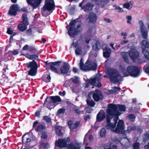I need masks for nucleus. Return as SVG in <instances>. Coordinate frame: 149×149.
<instances>
[{
  "label": "nucleus",
  "instance_id": "obj_1",
  "mask_svg": "<svg viewBox=\"0 0 149 149\" xmlns=\"http://www.w3.org/2000/svg\"><path fill=\"white\" fill-rule=\"evenodd\" d=\"M126 106L123 105L109 104L107 110V125L105 128L107 129L114 130L116 127V124L119 119V116L121 113L120 111H125Z\"/></svg>",
  "mask_w": 149,
  "mask_h": 149
},
{
  "label": "nucleus",
  "instance_id": "obj_2",
  "mask_svg": "<svg viewBox=\"0 0 149 149\" xmlns=\"http://www.w3.org/2000/svg\"><path fill=\"white\" fill-rule=\"evenodd\" d=\"M107 74L111 81L113 84L120 82L122 81V77L116 69H109L107 71Z\"/></svg>",
  "mask_w": 149,
  "mask_h": 149
},
{
  "label": "nucleus",
  "instance_id": "obj_3",
  "mask_svg": "<svg viewBox=\"0 0 149 149\" xmlns=\"http://www.w3.org/2000/svg\"><path fill=\"white\" fill-rule=\"evenodd\" d=\"M127 72H123V74L125 77L130 75L134 77H138L140 74V69L137 66L134 65H130L127 68Z\"/></svg>",
  "mask_w": 149,
  "mask_h": 149
},
{
  "label": "nucleus",
  "instance_id": "obj_4",
  "mask_svg": "<svg viewBox=\"0 0 149 149\" xmlns=\"http://www.w3.org/2000/svg\"><path fill=\"white\" fill-rule=\"evenodd\" d=\"M76 22V19L72 20L68 26L69 28L68 29V33L71 38L74 37L75 35H78V33L80 32L78 29L80 27L81 25H78L77 26V29L75 28V27Z\"/></svg>",
  "mask_w": 149,
  "mask_h": 149
},
{
  "label": "nucleus",
  "instance_id": "obj_5",
  "mask_svg": "<svg viewBox=\"0 0 149 149\" xmlns=\"http://www.w3.org/2000/svg\"><path fill=\"white\" fill-rule=\"evenodd\" d=\"M26 65L27 69H30L28 71V75L32 76H35L37 72L38 66L35 60L27 63Z\"/></svg>",
  "mask_w": 149,
  "mask_h": 149
},
{
  "label": "nucleus",
  "instance_id": "obj_6",
  "mask_svg": "<svg viewBox=\"0 0 149 149\" xmlns=\"http://www.w3.org/2000/svg\"><path fill=\"white\" fill-rule=\"evenodd\" d=\"M71 140L69 137L62 139H59L55 141V145L60 148L67 147L68 145L71 142Z\"/></svg>",
  "mask_w": 149,
  "mask_h": 149
},
{
  "label": "nucleus",
  "instance_id": "obj_7",
  "mask_svg": "<svg viewBox=\"0 0 149 149\" xmlns=\"http://www.w3.org/2000/svg\"><path fill=\"white\" fill-rule=\"evenodd\" d=\"M55 5L54 0H45L42 9L44 11H53L55 9Z\"/></svg>",
  "mask_w": 149,
  "mask_h": 149
},
{
  "label": "nucleus",
  "instance_id": "obj_8",
  "mask_svg": "<svg viewBox=\"0 0 149 149\" xmlns=\"http://www.w3.org/2000/svg\"><path fill=\"white\" fill-rule=\"evenodd\" d=\"M62 63L61 61H58L54 62H51L48 63V61L45 62L46 65L47 66H50V69L52 72L57 74H60L59 71H58V69L55 66H59Z\"/></svg>",
  "mask_w": 149,
  "mask_h": 149
},
{
  "label": "nucleus",
  "instance_id": "obj_9",
  "mask_svg": "<svg viewBox=\"0 0 149 149\" xmlns=\"http://www.w3.org/2000/svg\"><path fill=\"white\" fill-rule=\"evenodd\" d=\"M89 94L92 95V97L95 102L102 100L103 99V94L99 90H96L94 91H92L90 92Z\"/></svg>",
  "mask_w": 149,
  "mask_h": 149
},
{
  "label": "nucleus",
  "instance_id": "obj_10",
  "mask_svg": "<svg viewBox=\"0 0 149 149\" xmlns=\"http://www.w3.org/2000/svg\"><path fill=\"white\" fill-rule=\"evenodd\" d=\"M97 68V65L95 62L88 60L85 63L84 71L95 70Z\"/></svg>",
  "mask_w": 149,
  "mask_h": 149
},
{
  "label": "nucleus",
  "instance_id": "obj_11",
  "mask_svg": "<svg viewBox=\"0 0 149 149\" xmlns=\"http://www.w3.org/2000/svg\"><path fill=\"white\" fill-rule=\"evenodd\" d=\"M124 128L125 125L123 120H119L115 131L119 134H124L125 132Z\"/></svg>",
  "mask_w": 149,
  "mask_h": 149
},
{
  "label": "nucleus",
  "instance_id": "obj_12",
  "mask_svg": "<svg viewBox=\"0 0 149 149\" xmlns=\"http://www.w3.org/2000/svg\"><path fill=\"white\" fill-rule=\"evenodd\" d=\"M19 6L17 4H13L10 7L8 14L10 16H15L19 11Z\"/></svg>",
  "mask_w": 149,
  "mask_h": 149
},
{
  "label": "nucleus",
  "instance_id": "obj_13",
  "mask_svg": "<svg viewBox=\"0 0 149 149\" xmlns=\"http://www.w3.org/2000/svg\"><path fill=\"white\" fill-rule=\"evenodd\" d=\"M97 18L96 14L93 12H91L89 13L86 19L88 20V22L95 24L97 21Z\"/></svg>",
  "mask_w": 149,
  "mask_h": 149
},
{
  "label": "nucleus",
  "instance_id": "obj_14",
  "mask_svg": "<svg viewBox=\"0 0 149 149\" xmlns=\"http://www.w3.org/2000/svg\"><path fill=\"white\" fill-rule=\"evenodd\" d=\"M139 23L140 26V30L142 37L143 39H147L148 34V31L142 21H139Z\"/></svg>",
  "mask_w": 149,
  "mask_h": 149
},
{
  "label": "nucleus",
  "instance_id": "obj_15",
  "mask_svg": "<svg viewBox=\"0 0 149 149\" xmlns=\"http://www.w3.org/2000/svg\"><path fill=\"white\" fill-rule=\"evenodd\" d=\"M42 0H26L28 5H30L33 9H35L38 7L41 3Z\"/></svg>",
  "mask_w": 149,
  "mask_h": 149
},
{
  "label": "nucleus",
  "instance_id": "obj_16",
  "mask_svg": "<svg viewBox=\"0 0 149 149\" xmlns=\"http://www.w3.org/2000/svg\"><path fill=\"white\" fill-rule=\"evenodd\" d=\"M102 49L103 50V56L104 57L108 58L110 56L111 50L110 48L107 45L103 44L102 47Z\"/></svg>",
  "mask_w": 149,
  "mask_h": 149
},
{
  "label": "nucleus",
  "instance_id": "obj_17",
  "mask_svg": "<svg viewBox=\"0 0 149 149\" xmlns=\"http://www.w3.org/2000/svg\"><path fill=\"white\" fill-rule=\"evenodd\" d=\"M129 55L134 62H135L136 60L139 57V52L135 49L130 50L129 52Z\"/></svg>",
  "mask_w": 149,
  "mask_h": 149
},
{
  "label": "nucleus",
  "instance_id": "obj_18",
  "mask_svg": "<svg viewBox=\"0 0 149 149\" xmlns=\"http://www.w3.org/2000/svg\"><path fill=\"white\" fill-rule=\"evenodd\" d=\"M50 98L49 97H47L45 100V102L43 104V105L47 108L50 109L55 107L54 104L52 101L50 100Z\"/></svg>",
  "mask_w": 149,
  "mask_h": 149
},
{
  "label": "nucleus",
  "instance_id": "obj_19",
  "mask_svg": "<svg viewBox=\"0 0 149 149\" xmlns=\"http://www.w3.org/2000/svg\"><path fill=\"white\" fill-rule=\"evenodd\" d=\"M70 65L65 62H64L63 65L60 68L61 73L62 74H67L70 69Z\"/></svg>",
  "mask_w": 149,
  "mask_h": 149
},
{
  "label": "nucleus",
  "instance_id": "obj_20",
  "mask_svg": "<svg viewBox=\"0 0 149 149\" xmlns=\"http://www.w3.org/2000/svg\"><path fill=\"white\" fill-rule=\"evenodd\" d=\"M106 118L105 113L103 110H101L97 114L96 120L98 122H101Z\"/></svg>",
  "mask_w": 149,
  "mask_h": 149
},
{
  "label": "nucleus",
  "instance_id": "obj_21",
  "mask_svg": "<svg viewBox=\"0 0 149 149\" xmlns=\"http://www.w3.org/2000/svg\"><path fill=\"white\" fill-rule=\"evenodd\" d=\"M73 123V121L72 120H69L67 122L68 126L70 129L73 130L77 128L80 124L79 121H77L74 124Z\"/></svg>",
  "mask_w": 149,
  "mask_h": 149
},
{
  "label": "nucleus",
  "instance_id": "obj_22",
  "mask_svg": "<svg viewBox=\"0 0 149 149\" xmlns=\"http://www.w3.org/2000/svg\"><path fill=\"white\" fill-rule=\"evenodd\" d=\"M81 145L80 143H74L71 142L68 145L67 149H81Z\"/></svg>",
  "mask_w": 149,
  "mask_h": 149
},
{
  "label": "nucleus",
  "instance_id": "obj_23",
  "mask_svg": "<svg viewBox=\"0 0 149 149\" xmlns=\"http://www.w3.org/2000/svg\"><path fill=\"white\" fill-rule=\"evenodd\" d=\"M26 133L24 134L22 136V143L23 145L24 144H25V146L27 149L29 148L30 147V146L29 145V143H30L31 141V139L29 138H26V141L25 142H24V141L25 140V136L26 135Z\"/></svg>",
  "mask_w": 149,
  "mask_h": 149
},
{
  "label": "nucleus",
  "instance_id": "obj_24",
  "mask_svg": "<svg viewBox=\"0 0 149 149\" xmlns=\"http://www.w3.org/2000/svg\"><path fill=\"white\" fill-rule=\"evenodd\" d=\"M42 79L43 81L46 82H50L51 79L50 74L48 72H46V74H45L42 76Z\"/></svg>",
  "mask_w": 149,
  "mask_h": 149
},
{
  "label": "nucleus",
  "instance_id": "obj_25",
  "mask_svg": "<svg viewBox=\"0 0 149 149\" xmlns=\"http://www.w3.org/2000/svg\"><path fill=\"white\" fill-rule=\"evenodd\" d=\"M93 6L91 3H88L84 6L83 8L85 12L90 11L92 9Z\"/></svg>",
  "mask_w": 149,
  "mask_h": 149
},
{
  "label": "nucleus",
  "instance_id": "obj_26",
  "mask_svg": "<svg viewBox=\"0 0 149 149\" xmlns=\"http://www.w3.org/2000/svg\"><path fill=\"white\" fill-rule=\"evenodd\" d=\"M26 57L29 60H39L38 56L36 55V54H34L33 55H29L28 54H26Z\"/></svg>",
  "mask_w": 149,
  "mask_h": 149
},
{
  "label": "nucleus",
  "instance_id": "obj_27",
  "mask_svg": "<svg viewBox=\"0 0 149 149\" xmlns=\"http://www.w3.org/2000/svg\"><path fill=\"white\" fill-rule=\"evenodd\" d=\"M50 100H52L53 103H56L57 102H60L61 99L58 96H49Z\"/></svg>",
  "mask_w": 149,
  "mask_h": 149
},
{
  "label": "nucleus",
  "instance_id": "obj_28",
  "mask_svg": "<svg viewBox=\"0 0 149 149\" xmlns=\"http://www.w3.org/2000/svg\"><path fill=\"white\" fill-rule=\"evenodd\" d=\"M55 130L56 134L59 136H62L63 133L61 131V127L59 125H56L55 126Z\"/></svg>",
  "mask_w": 149,
  "mask_h": 149
},
{
  "label": "nucleus",
  "instance_id": "obj_29",
  "mask_svg": "<svg viewBox=\"0 0 149 149\" xmlns=\"http://www.w3.org/2000/svg\"><path fill=\"white\" fill-rule=\"evenodd\" d=\"M23 24L25 26H27L29 24V22L27 16V15L25 13H23L22 15Z\"/></svg>",
  "mask_w": 149,
  "mask_h": 149
},
{
  "label": "nucleus",
  "instance_id": "obj_30",
  "mask_svg": "<svg viewBox=\"0 0 149 149\" xmlns=\"http://www.w3.org/2000/svg\"><path fill=\"white\" fill-rule=\"evenodd\" d=\"M46 127L45 126L42 125H40L38 126L37 128L35 129L36 131L37 132H42L43 130L46 129Z\"/></svg>",
  "mask_w": 149,
  "mask_h": 149
},
{
  "label": "nucleus",
  "instance_id": "obj_31",
  "mask_svg": "<svg viewBox=\"0 0 149 149\" xmlns=\"http://www.w3.org/2000/svg\"><path fill=\"white\" fill-rule=\"evenodd\" d=\"M142 52L145 58L148 60H149V52L148 50L143 48L142 49Z\"/></svg>",
  "mask_w": 149,
  "mask_h": 149
},
{
  "label": "nucleus",
  "instance_id": "obj_32",
  "mask_svg": "<svg viewBox=\"0 0 149 149\" xmlns=\"http://www.w3.org/2000/svg\"><path fill=\"white\" fill-rule=\"evenodd\" d=\"M27 26H25L22 23L19 24L18 25V30L22 32H23L27 29Z\"/></svg>",
  "mask_w": 149,
  "mask_h": 149
},
{
  "label": "nucleus",
  "instance_id": "obj_33",
  "mask_svg": "<svg viewBox=\"0 0 149 149\" xmlns=\"http://www.w3.org/2000/svg\"><path fill=\"white\" fill-rule=\"evenodd\" d=\"M141 44L144 48H149V42L147 40H142L141 41Z\"/></svg>",
  "mask_w": 149,
  "mask_h": 149
},
{
  "label": "nucleus",
  "instance_id": "obj_34",
  "mask_svg": "<svg viewBox=\"0 0 149 149\" xmlns=\"http://www.w3.org/2000/svg\"><path fill=\"white\" fill-rule=\"evenodd\" d=\"M93 48L96 51H98L100 48V43L99 42H97L93 46Z\"/></svg>",
  "mask_w": 149,
  "mask_h": 149
},
{
  "label": "nucleus",
  "instance_id": "obj_35",
  "mask_svg": "<svg viewBox=\"0 0 149 149\" xmlns=\"http://www.w3.org/2000/svg\"><path fill=\"white\" fill-rule=\"evenodd\" d=\"M82 52V48L81 47L79 46L76 48L75 50V53L77 55H80Z\"/></svg>",
  "mask_w": 149,
  "mask_h": 149
},
{
  "label": "nucleus",
  "instance_id": "obj_36",
  "mask_svg": "<svg viewBox=\"0 0 149 149\" xmlns=\"http://www.w3.org/2000/svg\"><path fill=\"white\" fill-rule=\"evenodd\" d=\"M29 51L33 54H35L37 52V49L35 47L30 46L29 49Z\"/></svg>",
  "mask_w": 149,
  "mask_h": 149
},
{
  "label": "nucleus",
  "instance_id": "obj_37",
  "mask_svg": "<svg viewBox=\"0 0 149 149\" xmlns=\"http://www.w3.org/2000/svg\"><path fill=\"white\" fill-rule=\"evenodd\" d=\"M86 102L87 104L89 106L91 107H94L95 104V103L93 100H87Z\"/></svg>",
  "mask_w": 149,
  "mask_h": 149
},
{
  "label": "nucleus",
  "instance_id": "obj_38",
  "mask_svg": "<svg viewBox=\"0 0 149 149\" xmlns=\"http://www.w3.org/2000/svg\"><path fill=\"white\" fill-rule=\"evenodd\" d=\"M43 119L47 123H52L51 119L48 116H44L43 117Z\"/></svg>",
  "mask_w": 149,
  "mask_h": 149
},
{
  "label": "nucleus",
  "instance_id": "obj_39",
  "mask_svg": "<svg viewBox=\"0 0 149 149\" xmlns=\"http://www.w3.org/2000/svg\"><path fill=\"white\" fill-rule=\"evenodd\" d=\"M106 130L105 128L102 129L100 132V135L102 137H105L106 136Z\"/></svg>",
  "mask_w": 149,
  "mask_h": 149
},
{
  "label": "nucleus",
  "instance_id": "obj_40",
  "mask_svg": "<svg viewBox=\"0 0 149 149\" xmlns=\"http://www.w3.org/2000/svg\"><path fill=\"white\" fill-rule=\"evenodd\" d=\"M113 7H115V10L118 12H122L123 11V10L122 9V8L116 4L113 5Z\"/></svg>",
  "mask_w": 149,
  "mask_h": 149
},
{
  "label": "nucleus",
  "instance_id": "obj_41",
  "mask_svg": "<svg viewBox=\"0 0 149 149\" xmlns=\"http://www.w3.org/2000/svg\"><path fill=\"white\" fill-rule=\"evenodd\" d=\"M128 118L130 119L131 121L133 122L135 120L136 117L134 114H130L128 115Z\"/></svg>",
  "mask_w": 149,
  "mask_h": 149
},
{
  "label": "nucleus",
  "instance_id": "obj_42",
  "mask_svg": "<svg viewBox=\"0 0 149 149\" xmlns=\"http://www.w3.org/2000/svg\"><path fill=\"white\" fill-rule=\"evenodd\" d=\"M79 64V67L80 69L83 70H84V68H85V65L84 64L82 58L80 60Z\"/></svg>",
  "mask_w": 149,
  "mask_h": 149
},
{
  "label": "nucleus",
  "instance_id": "obj_43",
  "mask_svg": "<svg viewBox=\"0 0 149 149\" xmlns=\"http://www.w3.org/2000/svg\"><path fill=\"white\" fill-rule=\"evenodd\" d=\"M8 79L6 77H4L0 80V83L1 85H4L5 84L8 82Z\"/></svg>",
  "mask_w": 149,
  "mask_h": 149
},
{
  "label": "nucleus",
  "instance_id": "obj_44",
  "mask_svg": "<svg viewBox=\"0 0 149 149\" xmlns=\"http://www.w3.org/2000/svg\"><path fill=\"white\" fill-rule=\"evenodd\" d=\"M40 146H42V147H43L44 149H48L49 147V144L48 143H41Z\"/></svg>",
  "mask_w": 149,
  "mask_h": 149
},
{
  "label": "nucleus",
  "instance_id": "obj_45",
  "mask_svg": "<svg viewBox=\"0 0 149 149\" xmlns=\"http://www.w3.org/2000/svg\"><path fill=\"white\" fill-rule=\"evenodd\" d=\"M89 83L91 85L95 86L96 83V80L95 78L91 79L89 80Z\"/></svg>",
  "mask_w": 149,
  "mask_h": 149
},
{
  "label": "nucleus",
  "instance_id": "obj_46",
  "mask_svg": "<svg viewBox=\"0 0 149 149\" xmlns=\"http://www.w3.org/2000/svg\"><path fill=\"white\" fill-rule=\"evenodd\" d=\"M140 144L139 142H136L134 143L133 145V149H139Z\"/></svg>",
  "mask_w": 149,
  "mask_h": 149
},
{
  "label": "nucleus",
  "instance_id": "obj_47",
  "mask_svg": "<svg viewBox=\"0 0 149 149\" xmlns=\"http://www.w3.org/2000/svg\"><path fill=\"white\" fill-rule=\"evenodd\" d=\"M48 136L47 134L45 132H42V133L41 137L44 139H46L47 138Z\"/></svg>",
  "mask_w": 149,
  "mask_h": 149
},
{
  "label": "nucleus",
  "instance_id": "obj_48",
  "mask_svg": "<svg viewBox=\"0 0 149 149\" xmlns=\"http://www.w3.org/2000/svg\"><path fill=\"white\" fill-rule=\"evenodd\" d=\"M65 111V109L64 108H61L57 111V113L58 114L64 113Z\"/></svg>",
  "mask_w": 149,
  "mask_h": 149
},
{
  "label": "nucleus",
  "instance_id": "obj_49",
  "mask_svg": "<svg viewBox=\"0 0 149 149\" xmlns=\"http://www.w3.org/2000/svg\"><path fill=\"white\" fill-rule=\"evenodd\" d=\"M32 28H30L26 31V34L28 36H30L32 34Z\"/></svg>",
  "mask_w": 149,
  "mask_h": 149
},
{
  "label": "nucleus",
  "instance_id": "obj_50",
  "mask_svg": "<svg viewBox=\"0 0 149 149\" xmlns=\"http://www.w3.org/2000/svg\"><path fill=\"white\" fill-rule=\"evenodd\" d=\"M144 137L143 139L144 141H146L149 140V134L146 133L144 134Z\"/></svg>",
  "mask_w": 149,
  "mask_h": 149
},
{
  "label": "nucleus",
  "instance_id": "obj_51",
  "mask_svg": "<svg viewBox=\"0 0 149 149\" xmlns=\"http://www.w3.org/2000/svg\"><path fill=\"white\" fill-rule=\"evenodd\" d=\"M13 31L11 27L8 28L7 29V33L11 35L13 34Z\"/></svg>",
  "mask_w": 149,
  "mask_h": 149
},
{
  "label": "nucleus",
  "instance_id": "obj_52",
  "mask_svg": "<svg viewBox=\"0 0 149 149\" xmlns=\"http://www.w3.org/2000/svg\"><path fill=\"white\" fill-rule=\"evenodd\" d=\"M126 18L127 19V23L129 24H131V20H132V17L130 15L127 16L126 17Z\"/></svg>",
  "mask_w": 149,
  "mask_h": 149
},
{
  "label": "nucleus",
  "instance_id": "obj_53",
  "mask_svg": "<svg viewBox=\"0 0 149 149\" xmlns=\"http://www.w3.org/2000/svg\"><path fill=\"white\" fill-rule=\"evenodd\" d=\"M124 7L126 8L127 9H130V3H125L123 4ZM131 8H130V9Z\"/></svg>",
  "mask_w": 149,
  "mask_h": 149
},
{
  "label": "nucleus",
  "instance_id": "obj_54",
  "mask_svg": "<svg viewBox=\"0 0 149 149\" xmlns=\"http://www.w3.org/2000/svg\"><path fill=\"white\" fill-rule=\"evenodd\" d=\"M29 46L27 45H25L23 47L22 49L24 51L28 50V51H29Z\"/></svg>",
  "mask_w": 149,
  "mask_h": 149
},
{
  "label": "nucleus",
  "instance_id": "obj_55",
  "mask_svg": "<svg viewBox=\"0 0 149 149\" xmlns=\"http://www.w3.org/2000/svg\"><path fill=\"white\" fill-rule=\"evenodd\" d=\"M84 120L86 121L88 119H90V116L89 114L87 115L84 117Z\"/></svg>",
  "mask_w": 149,
  "mask_h": 149
},
{
  "label": "nucleus",
  "instance_id": "obj_56",
  "mask_svg": "<svg viewBox=\"0 0 149 149\" xmlns=\"http://www.w3.org/2000/svg\"><path fill=\"white\" fill-rule=\"evenodd\" d=\"M123 57L125 62L127 63L129 62V59L127 56H123Z\"/></svg>",
  "mask_w": 149,
  "mask_h": 149
},
{
  "label": "nucleus",
  "instance_id": "obj_57",
  "mask_svg": "<svg viewBox=\"0 0 149 149\" xmlns=\"http://www.w3.org/2000/svg\"><path fill=\"white\" fill-rule=\"evenodd\" d=\"M76 78L73 79L72 80V82L75 84H77L79 82L78 79L77 78V77H75Z\"/></svg>",
  "mask_w": 149,
  "mask_h": 149
},
{
  "label": "nucleus",
  "instance_id": "obj_58",
  "mask_svg": "<svg viewBox=\"0 0 149 149\" xmlns=\"http://www.w3.org/2000/svg\"><path fill=\"white\" fill-rule=\"evenodd\" d=\"M74 111L78 115H80V114L81 111L78 108H76L74 109Z\"/></svg>",
  "mask_w": 149,
  "mask_h": 149
},
{
  "label": "nucleus",
  "instance_id": "obj_59",
  "mask_svg": "<svg viewBox=\"0 0 149 149\" xmlns=\"http://www.w3.org/2000/svg\"><path fill=\"white\" fill-rule=\"evenodd\" d=\"M13 51H10L7 54H8V57L13 56V54H12Z\"/></svg>",
  "mask_w": 149,
  "mask_h": 149
},
{
  "label": "nucleus",
  "instance_id": "obj_60",
  "mask_svg": "<svg viewBox=\"0 0 149 149\" xmlns=\"http://www.w3.org/2000/svg\"><path fill=\"white\" fill-rule=\"evenodd\" d=\"M145 71L146 73L149 74V66L146 67Z\"/></svg>",
  "mask_w": 149,
  "mask_h": 149
},
{
  "label": "nucleus",
  "instance_id": "obj_61",
  "mask_svg": "<svg viewBox=\"0 0 149 149\" xmlns=\"http://www.w3.org/2000/svg\"><path fill=\"white\" fill-rule=\"evenodd\" d=\"M19 53V52L17 50L15 49L14 51H13L12 54L13 55H16L18 54Z\"/></svg>",
  "mask_w": 149,
  "mask_h": 149
},
{
  "label": "nucleus",
  "instance_id": "obj_62",
  "mask_svg": "<svg viewBox=\"0 0 149 149\" xmlns=\"http://www.w3.org/2000/svg\"><path fill=\"white\" fill-rule=\"evenodd\" d=\"M95 2L96 4L98 5H99L101 4L102 1L101 0H95Z\"/></svg>",
  "mask_w": 149,
  "mask_h": 149
},
{
  "label": "nucleus",
  "instance_id": "obj_63",
  "mask_svg": "<svg viewBox=\"0 0 149 149\" xmlns=\"http://www.w3.org/2000/svg\"><path fill=\"white\" fill-rule=\"evenodd\" d=\"M104 20L107 23H110L111 22V20L108 18H104Z\"/></svg>",
  "mask_w": 149,
  "mask_h": 149
},
{
  "label": "nucleus",
  "instance_id": "obj_64",
  "mask_svg": "<svg viewBox=\"0 0 149 149\" xmlns=\"http://www.w3.org/2000/svg\"><path fill=\"white\" fill-rule=\"evenodd\" d=\"M144 148L145 149H149V142L147 144L145 145L144 146Z\"/></svg>",
  "mask_w": 149,
  "mask_h": 149
}]
</instances>
